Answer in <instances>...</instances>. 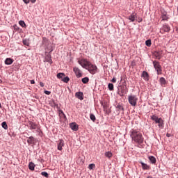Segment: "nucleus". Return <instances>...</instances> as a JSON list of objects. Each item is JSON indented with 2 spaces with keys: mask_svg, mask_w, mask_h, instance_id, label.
<instances>
[{
  "mask_svg": "<svg viewBox=\"0 0 178 178\" xmlns=\"http://www.w3.org/2000/svg\"><path fill=\"white\" fill-rule=\"evenodd\" d=\"M130 136L135 143L138 144H143L144 143V138L143 137V134L140 131H137L136 129H131L130 131Z\"/></svg>",
  "mask_w": 178,
  "mask_h": 178,
  "instance_id": "obj_1",
  "label": "nucleus"
},
{
  "mask_svg": "<svg viewBox=\"0 0 178 178\" xmlns=\"http://www.w3.org/2000/svg\"><path fill=\"white\" fill-rule=\"evenodd\" d=\"M124 94H127V86H126V81L122 83V85L120 86L118 88V95L120 97H123Z\"/></svg>",
  "mask_w": 178,
  "mask_h": 178,
  "instance_id": "obj_2",
  "label": "nucleus"
},
{
  "mask_svg": "<svg viewBox=\"0 0 178 178\" xmlns=\"http://www.w3.org/2000/svg\"><path fill=\"white\" fill-rule=\"evenodd\" d=\"M137 101H138L137 96L134 95L128 96V102L131 105V106H136V105H137Z\"/></svg>",
  "mask_w": 178,
  "mask_h": 178,
  "instance_id": "obj_3",
  "label": "nucleus"
},
{
  "mask_svg": "<svg viewBox=\"0 0 178 178\" xmlns=\"http://www.w3.org/2000/svg\"><path fill=\"white\" fill-rule=\"evenodd\" d=\"M153 66L155 70L157 72V74H162V66L159 63V61H153Z\"/></svg>",
  "mask_w": 178,
  "mask_h": 178,
  "instance_id": "obj_4",
  "label": "nucleus"
},
{
  "mask_svg": "<svg viewBox=\"0 0 178 178\" xmlns=\"http://www.w3.org/2000/svg\"><path fill=\"white\" fill-rule=\"evenodd\" d=\"M78 63L83 68L87 70L88 66H90V62L87 60V59H81L78 60Z\"/></svg>",
  "mask_w": 178,
  "mask_h": 178,
  "instance_id": "obj_5",
  "label": "nucleus"
},
{
  "mask_svg": "<svg viewBox=\"0 0 178 178\" xmlns=\"http://www.w3.org/2000/svg\"><path fill=\"white\" fill-rule=\"evenodd\" d=\"M98 67H97V65H93L92 63H90L89 66L86 69L90 73V74H95L97 73Z\"/></svg>",
  "mask_w": 178,
  "mask_h": 178,
  "instance_id": "obj_6",
  "label": "nucleus"
},
{
  "mask_svg": "<svg viewBox=\"0 0 178 178\" xmlns=\"http://www.w3.org/2000/svg\"><path fill=\"white\" fill-rule=\"evenodd\" d=\"M74 72L76 74V77H77V79H80V77H81V76H83V74L81 73V70H79V67H75L73 68Z\"/></svg>",
  "mask_w": 178,
  "mask_h": 178,
  "instance_id": "obj_7",
  "label": "nucleus"
},
{
  "mask_svg": "<svg viewBox=\"0 0 178 178\" xmlns=\"http://www.w3.org/2000/svg\"><path fill=\"white\" fill-rule=\"evenodd\" d=\"M29 130H35L36 129L38 128V126H39L38 124H37V123L32 121H29Z\"/></svg>",
  "mask_w": 178,
  "mask_h": 178,
  "instance_id": "obj_8",
  "label": "nucleus"
},
{
  "mask_svg": "<svg viewBox=\"0 0 178 178\" xmlns=\"http://www.w3.org/2000/svg\"><path fill=\"white\" fill-rule=\"evenodd\" d=\"M62 147H65V140H63V139H60L57 145V149L58 151H62Z\"/></svg>",
  "mask_w": 178,
  "mask_h": 178,
  "instance_id": "obj_9",
  "label": "nucleus"
},
{
  "mask_svg": "<svg viewBox=\"0 0 178 178\" xmlns=\"http://www.w3.org/2000/svg\"><path fill=\"white\" fill-rule=\"evenodd\" d=\"M139 163H140L143 170H149V169H151V166L145 163L142 161H139Z\"/></svg>",
  "mask_w": 178,
  "mask_h": 178,
  "instance_id": "obj_10",
  "label": "nucleus"
},
{
  "mask_svg": "<svg viewBox=\"0 0 178 178\" xmlns=\"http://www.w3.org/2000/svg\"><path fill=\"white\" fill-rule=\"evenodd\" d=\"M70 129L73 130V131H77L79 130V125L76 122H72L70 124Z\"/></svg>",
  "mask_w": 178,
  "mask_h": 178,
  "instance_id": "obj_11",
  "label": "nucleus"
},
{
  "mask_svg": "<svg viewBox=\"0 0 178 178\" xmlns=\"http://www.w3.org/2000/svg\"><path fill=\"white\" fill-rule=\"evenodd\" d=\"M161 118H159L156 115H153L151 116V120H153V122H155L156 124L159 123V121L161 120Z\"/></svg>",
  "mask_w": 178,
  "mask_h": 178,
  "instance_id": "obj_12",
  "label": "nucleus"
},
{
  "mask_svg": "<svg viewBox=\"0 0 178 178\" xmlns=\"http://www.w3.org/2000/svg\"><path fill=\"white\" fill-rule=\"evenodd\" d=\"M137 14L132 13L128 17L129 20H130V22H136V19H137Z\"/></svg>",
  "mask_w": 178,
  "mask_h": 178,
  "instance_id": "obj_13",
  "label": "nucleus"
},
{
  "mask_svg": "<svg viewBox=\"0 0 178 178\" xmlns=\"http://www.w3.org/2000/svg\"><path fill=\"white\" fill-rule=\"evenodd\" d=\"M45 62H48L50 65H52L53 61H52V56H51V54H47L46 55L45 58Z\"/></svg>",
  "mask_w": 178,
  "mask_h": 178,
  "instance_id": "obj_14",
  "label": "nucleus"
},
{
  "mask_svg": "<svg viewBox=\"0 0 178 178\" xmlns=\"http://www.w3.org/2000/svg\"><path fill=\"white\" fill-rule=\"evenodd\" d=\"M115 108H116L117 111H122V112H124V108L123 107L122 103L117 104Z\"/></svg>",
  "mask_w": 178,
  "mask_h": 178,
  "instance_id": "obj_15",
  "label": "nucleus"
},
{
  "mask_svg": "<svg viewBox=\"0 0 178 178\" xmlns=\"http://www.w3.org/2000/svg\"><path fill=\"white\" fill-rule=\"evenodd\" d=\"M162 31L165 33H169V31H170V26L168 24H164L162 26Z\"/></svg>",
  "mask_w": 178,
  "mask_h": 178,
  "instance_id": "obj_16",
  "label": "nucleus"
},
{
  "mask_svg": "<svg viewBox=\"0 0 178 178\" xmlns=\"http://www.w3.org/2000/svg\"><path fill=\"white\" fill-rule=\"evenodd\" d=\"M75 97L78 98V99H80L81 101H83L84 99L82 92H76L75 94Z\"/></svg>",
  "mask_w": 178,
  "mask_h": 178,
  "instance_id": "obj_17",
  "label": "nucleus"
},
{
  "mask_svg": "<svg viewBox=\"0 0 178 178\" xmlns=\"http://www.w3.org/2000/svg\"><path fill=\"white\" fill-rule=\"evenodd\" d=\"M26 138H28V140H26V143H28L29 145H31V144H34L35 138L33 136L26 137Z\"/></svg>",
  "mask_w": 178,
  "mask_h": 178,
  "instance_id": "obj_18",
  "label": "nucleus"
},
{
  "mask_svg": "<svg viewBox=\"0 0 178 178\" xmlns=\"http://www.w3.org/2000/svg\"><path fill=\"white\" fill-rule=\"evenodd\" d=\"M149 161H150V163H152V165H155L156 163V159L154 156H149Z\"/></svg>",
  "mask_w": 178,
  "mask_h": 178,
  "instance_id": "obj_19",
  "label": "nucleus"
},
{
  "mask_svg": "<svg viewBox=\"0 0 178 178\" xmlns=\"http://www.w3.org/2000/svg\"><path fill=\"white\" fill-rule=\"evenodd\" d=\"M13 62H15V60L10 58H7L5 60V65H12V63H13Z\"/></svg>",
  "mask_w": 178,
  "mask_h": 178,
  "instance_id": "obj_20",
  "label": "nucleus"
},
{
  "mask_svg": "<svg viewBox=\"0 0 178 178\" xmlns=\"http://www.w3.org/2000/svg\"><path fill=\"white\" fill-rule=\"evenodd\" d=\"M49 105L52 107V108H58V104H56L55 102L54 99H52L50 102H49Z\"/></svg>",
  "mask_w": 178,
  "mask_h": 178,
  "instance_id": "obj_21",
  "label": "nucleus"
},
{
  "mask_svg": "<svg viewBox=\"0 0 178 178\" xmlns=\"http://www.w3.org/2000/svg\"><path fill=\"white\" fill-rule=\"evenodd\" d=\"M157 124H159L158 126L159 129H163V127H165V123H163V120L162 118Z\"/></svg>",
  "mask_w": 178,
  "mask_h": 178,
  "instance_id": "obj_22",
  "label": "nucleus"
},
{
  "mask_svg": "<svg viewBox=\"0 0 178 178\" xmlns=\"http://www.w3.org/2000/svg\"><path fill=\"white\" fill-rule=\"evenodd\" d=\"M35 168V164H34V163L33 162H30L29 164V170H34Z\"/></svg>",
  "mask_w": 178,
  "mask_h": 178,
  "instance_id": "obj_23",
  "label": "nucleus"
},
{
  "mask_svg": "<svg viewBox=\"0 0 178 178\" xmlns=\"http://www.w3.org/2000/svg\"><path fill=\"white\" fill-rule=\"evenodd\" d=\"M154 56L156 58V59H161L162 58L161 54L159 51H155L154 52Z\"/></svg>",
  "mask_w": 178,
  "mask_h": 178,
  "instance_id": "obj_24",
  "label": "nucleus"
},
{
  "mask_svg": "<svg viewBox=\"0 0 178 178\" xmlns=\"http://www.w3.org/2000/svg\"><path fill=\"white\" fill-rule=\"evenodd\" d=\"M159 81L161 86H165L166 84V79L164 77H161Z\"/></svg>",
  "mask_w": 178,
  "mask_h": 178,
  "instance_id": "obj_25",
  "label": "nucleus"
},
{
  "mask_svg": "<svg viewBox=\"0 0 178 178\" xmlns=\"http://www.w3.org/2000/svg\"><path fill=\"white\" fill-rule=\"evenodd\" d=\"M22 42L24 45H26V47H29L30 45V40L29 39H24L22 40Z\"/></svg>",
  "mask_w": 178,
  "mask_h": 178,
  "instance_id": "obj_26",
  "label": "nucleus"
},
{
  "mask_svg": "<svg viewBox=\"0 0 178 178\" xmlns=\"http://www.w3.org/2000/svg\"><path fill=\"white\" fill-rule=\"evenodd\" d=\"M81 81L83 84H87V83H88L90 81V78L88 77H84L81 79Z\"/></svg>",
  "mask_w": 178,
  "mask_h": 178,
  "instance_id": "obj_27",
  "label": "nucleus"
},
{
  "mask_svg": "<svg viewBox=\"0 0 178 178\" xmlns=\"http://www.w3.org/2000/svg\"><path fill=\"white\" fill-rule=\"evenodd\" d=\"M104 155H105V156L106 157V158H112V156H113V154H112V152H106L105 153H104Z\"/></svg>",
  "mask_w": 178,
  "mask_h": 178,
  "instance_id": "obj_28",
  "label": "nucleus"
},
{
  "mask_svg": "<svg viewBox=\"0 0 178 178\" xmlns=\"http://www.w3.org/2000/svg\"><path fill=\"white\" fill-rule=\"evenodd\" d=\"M65 77V73L60 72L57 74V79H63Z\"/></svg>",
  "mask_w": 178,
  "mask_h": 178,
  "instance_id": "obj_29",
  "label": "nucleus"
},
{
  "mask_svg": "<svg viewBox=\"0 0 178 178\" xmlns=\"http://www.w3.org/2000/svg\"><path fill=\"white\" fill-rule=\"evenodd\" d=\"M61 81H63V83H69V81H70V78H69V76H64V78L62 79Z\"/></svg>",
  "mask_w": 178,
  "mask_h": 178,
  "instance_id": "obj_30",
  "label": "nucleus"
},
{
  "mask_svg": "<svg viewBox=\"0 0 178 178\" xmlns=\"http://www.w3.org/2000/svg\"><path fill=\"white\" fill-rule=\"evenodd\" d=\"M19 26H21V27H23V28L26 27V22H24V21H23V20H20L19 22Z\"/></svg>",
  "mask_w": 178,
  "mask_h": 178,
  "instance_id": "obj_31",
  "label": "nucleus"
},
{
  "mask_svg": "<svg viewBox=\"0 0 178 178\" xmlns=\"http://www.w3.org/2000/svg\"><path fill=\"white\" fill-rule=\"evenodd\" d=\"M146 47H151L152 45V42H151V39H148L145 41Z\"/></svg>",
  "mask_w": 178,
  "mask_h": 178,
  "instance_id": "obj_32",
  "label": "nucleus"
},
{
  "mask_svg": "<svg viewBox=\"0 0 178 178\" xmlns=\"http://www.w3.org/2000/svg\"><path fill=\"white\" fill-rule=\"evenodd\" d=\"M1 127H3V129H4V130H8V124L6 123V122H3L1 123Z\"/></svg>",
  "mask_w": 178,
  "mask_h": 178,
  "instance_id": "obj_33",
  "label": "nucleus"
},
{
  "mask_svg": "<svg viewBox=\"0 0 178 178\" xmlns=\"http://www.w3.org/2000/svg\"><path fill=\"white\" fill-rule=\"evenodd\" d=\"M90 120H92V122H95V120H97V118H95V115H94L92 113H90Z\"/></svg>",
  "mask_w": 178,
  "mask_h": 178,
  "instance_id": "obj_34",
  "label": "nucleus"
},
{
  "mask_svg": "<svg viewBox=\"0 0 178 178\" xmlns=\"http://www.w3.org/2000/svg\"><path fill=\"white\" fill-rule=\"evenodd\" d=\"M108 88L110 91H113L114 90L113 83H108Z\"/></svg>",
  "mask_w": 178,
  "mask_h": 178,
  "instance_id": "obj_35",
  "label": "nucleus"
},
{
  "mask_svg": "<svg viewBox=\"0 0 178 178\" xmlns=\"http://www.w3.org/2000/svg\"><path fill=\"white\" fill-rule=\"evenodd\" d=\"M36 132L39 133V136H42V131H41V129L40 128V125L38 127V128L35 129Z\"/></svg>",
  "mask_w": 178,
  "mask_h": 178,
  "instance_id": "obj_36",
  "label": "nucleus"
},
{
  "mask_svg": "<svg viewBox=\"0 0 178 178\" xmlns=\"http://www.w3.org/2000/svg\"><path fill=\"white\" fill-rule=\"evenodd\" d=\"M42 176H44V177L49 178V174L48 172L43 171L41 172Z\"/></svg>",
  "mask_w": 178,
  "mask_h": 178,
  "instance_id": "obj_37",
  "label": "nucleus"
},
{
  "mask_svg": "<svg viewBox=\"0 0 178 178\" xmlns=\"http://www.w3.org/2000/svg\"><path fill=\"white\" fill-rule=\"evenodd\" d=\"M95 168V164H94V163H91L88 165V169H90V170Z\"/></svg>",
  "mask_w": 178,
  "mask_h": 178,
  "instance_id": "obj_38",
  "label": "nucleus"
},
{
  "mask_svg": "<svg viewBox=\"0 0 178 178\" xmlns=\"http://www.w3.org/2000/svg\"><path fill=\"white\" fill-rule=\"evenodd\" d=\"M143 77L145 78V77H149V75H148V72H145V71H143Z\"/></svg>",
  "mask_w": 178,
  "mask_h": 178,
  "instance_id": "obj_39",
  "label": "nucleus"
},
{
  "mask_svg": "<svg viewBox=\"0 0 178 178\" xmlns=\"http://www.w3.org/2000/svg\"><path fill=\"white\" fill-rule=\"evenodd\" d=\"M161 19L163 21H166L169 19V17H168V15H161Z\"/></svg>",
  "mask_w": 178,
  "mask_h": 178,
  "instance_id": "obj_40",
  "label": "nucleus"
},
{
  "mask_svg": "<svg viewBox=\"0 0 178 178\" xmlns=\"http://www.w3.org/2000/svg\"><path fill=\"white\" fill-rule=\"evenodd\" d=\"M13 27H14V29L16 30V31H19V30H20V28H19L18 26L16 25V24H15V25L13 26Z\"/></svg>",
  "mask_w": 178,
  "mask_h": 178,
  "instance_id": "obj_41",
  "label": "nucleus"
},
{
  "mask_svg": "<svg viewBox=\"0 0 178 178\" xmlns=\"http://www.w3.org/2000/svg\"><path fill=\"white\" fill-rule=\"evenodd\" d=\"M44 94H46V95H51V91L49 90H44Z\"/></svg>",
  "mask_w": 178,
  "mask_h": 178,
  "instance_id": "obj_42",
  "label": "nucleus"
},
{
  "mask_svg": "<svg viewBox=\"0 0 178 178\" xmlns=\"http://www.w3.org/2000/svg\"><path fill=\"white\" fill-rule=\"evenodd\" d=\"M59 113L61 114V115H63V116H64L65 118H66V115H65V113H63V111L59 110Z\"/></svg>",
  "mask_w": 178,
  "mask_h": 178,
  "instance_id": "obj_43",
  "label": "nucleus"
},
{
  "mask_svg": "<svg viewBox=\"0 0 178 178\" xmlns=\"http://www.w3.org/2000/svg\"><path fill=\"white\" fill-rule=\"evenodd\" d=\"M23 2H24V3H26V5H27L28 3H30V0H22Z\"/></svg>",
  "mask_w": 178,
  "mask_h": 178,
  "instance_id": "obj_44",
  "label": "nucleus"
},
{
  "mask_svg": "<svg viewBox=\"0 0 178 178\" xmlns=\"http://www.w3.org/2000/svg\"><path fill=\"white\" fill-rule=\"evenodd\" d=\"M47 41H48V40H47V38H43L42 44H45V42H47Z\"/></svg>",
  "mask_w": 178,
  "mask_h": 178,
  "instance_id": "obj_45",
  "label": "nucleus"
},
{
  "mask_svg": "<svg viewBox=\"0 0 178 178\" xmlns=\"http://www.w3.org/2000/svg\"><path fill=\"white\" fill-rule=\"evenodd\" d=\"M111 83H116V78L115 77H113L112 79H111Z\"/></svg>",
  "mask_w": 178,
  "mask_h": 178,
  "instance_id": "obj_46",
  "label": "nucleus"
},
{
  "mask_svg": "<svg viewBox=\"0 0 178 178\" xmlns=\"http://www.w3.org/2000/svg\"><path fill=\"white\" fill-rule=\"evenodd\" d=\"M37 0H29V2H31V3H35Z\"/></svg>",
  "mask_w": 178,
  "mask_h": 178,
  "instance_id": "obj_47",
  "label": "nucleus"
},
{
  "mask_svg": "<svg viewBox=\"0 0 178 178\" xmlns=\"http://www.w3.org/2000/svg\"><path fill=\"white\" fill-rule=\"evenodd\" d=\"M31 84H35V81L34 79L31 80Z\"/></svg>",
  "mask_w": 178,
  "mask_h": 178,
  "instance_id": "obj_48",
  "label": "nucleus"
},
{
  "mask_svg": "<svg viewBox=\"0 0 178 178\" xmlns=\"http://www.w3.org/2000/svg\"><path fill=\"white\" fill-rule=\"evenodd\" d=\"M102 106H103L104 109H106V106L104 103H102Z\"/></svg>",
  "mask_w": 178,
  "mask_h": 178,
  "instance_id": "obj_49",
  "label": "nucleus"
},
{
  "mask_svg": "<svg viewBox=\"0 0 178 178\" xmlns=\"http://www.w3.org/2000/svg\"><path fill=\"white\" fill-rule=\"evenodd\" d=\"M141 22H143V18H139L138 22L141 23Z\"/></svg>",
  "mask_w": 178,
  "mask_h": 178,
  "instance_id": "obj_50",
  "label": "nucleus"
},
{
  "mask_svg": "<svg viewBox=\"0 0 178 178\" xmlns=\"http://www.w3.org/2000/svg\"><path fill=\"white\" fill-rule=\"evenodd\" d=\"M166 136L167 137H172V134H170L169 133H167Z\"/></svg>",
  "mask_w": 178,
  "mask_h": 178,
  "instance_id": "obj_51",
  "label": "nucleus"
},
{
  "mask_svg": "<svg viewBox=\"0 0 178 178\" xmlns=\"http://www.w3.org/2000/svg\"><path fill=\"white\" fill-rule=\"evenodd\" d=\"M40 87H44V83L40 82Z\"/></svg>",
  "mask_w": 178,
  "mask_h": 178,
  "instance_id": "obj_52",
  "label": "nucleus"
},
{
  "mask_svg": "<svg viewBox=\"0 0 178 178\" xmlns=\"http://www.w3.org/2000/svg\"><path fill=\"white\" fill-rule=\"evenodd\" d=\"M166 15H167V13L164 12V13H162L161 16H166Z\"/></svg>",
  "mask_w": 178,
  "mask_h": 178,
  "instance_id": "obj_53",
  "label": "nucleus"
},
{
  "mask_svg": "<svg viewBox=\"0 0 178 178\" xmlns=\"http://www.w3.org/2000/svg\"><path fill=\"white\" fill-rule=\"evenodd\" d=\"M0 108H2V104L0 103Z\"/></svg>",
  "mask_w": 178,
  "mask_h": 178,
  "instance_id": "obj_54",
  "label": "nucleus"
},
{
  "mask_svg": "<svg viewBox=\"0 0 178 178\" xmlns=\"http://www.w3.org/2000/svg\"><path fill=\"white\" fill-rule=\"evenodd\" d=\"M1 83H2V80L0 79V84H1Z\"/></svg>",
  "mask_w": 178,
  "mask_h": 178,
  "instance_id": "obj_55",
  "label": "nucleus"
},
{
  "mask_svg": "<svg viewBox=\"0 0 178 178\" xmlns=\"http://www.w3.org/2000/svg\"><path fill=\"white\" fill-rule=\"evenodd\" d=\"M176 31H177V33H178V28H177Z\"/></svg>",
  "mask_w": 178,
  "mask_h": 178,
  "instance_id": "obj_56",
  "label": "nucleus"
},
{
  "mask_svg": "<svg viewBox=\"0 0 178 178\" xmlns=\"http://www.w3.org/2000/svg\"><path fill=\"white\" fill-rule=\"evenodd\" d=\"M0 113H1V111H0Z\"/></svg>",
  "mask_w": 178,
  "mask_h": 178,
  "instance_id": "obj_57",
  "label": "nucleus"
}]
</instances>
